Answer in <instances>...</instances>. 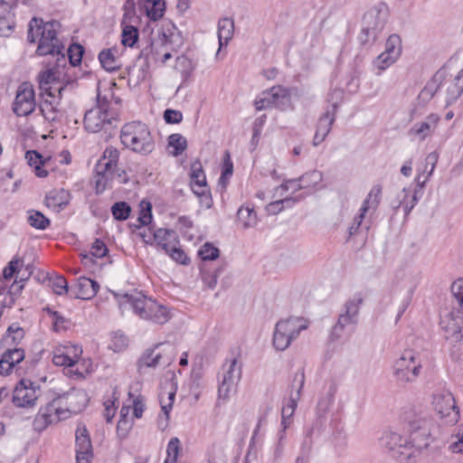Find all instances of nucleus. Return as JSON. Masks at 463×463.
Returning <instances> with one entry per match:
<instances>
[{"label": "nucleus", "instance_id": "nucleus-48", "mask_svg": "<svg viewBox=\"0 0 463 463\" xmlns=\"http://www.w3.org/2000/svg\"><path fill=\"white\" fill-rule=\"evenodd\" d=\"M397 60V57L383 52L374 60L373 65L378 70L377 73L380 74L392 64H393Z\"/></svg>", "mask_w": 463, "mask_h": 463}, {"label": "nucleus", "instance_id": "nucleus-40", "mask_svg": "<svg viewBox=\"0 0 463 463\" xmlns=\"http://www.w3.org/2000/svg\"><path fill=\"white\" fill-rule=\"evenodd\" d=\"M438 159L439 155L437 152H431L426 156L424 172H428V175L423 180H421V175H418V176L416 177L417 185L420 187V189H421L424 186L425 183L432 175L438 163Z\"/></svg>", "mask_w": 463, "mask_h": 463}, {"label": "nucleus", "instance_id": "nucleus-53", "mask_svg": "<svg viewBox=\"0 0 463 463\" xmlns=\"http://www.w3.org/2000/svg\"><path fill=\"white\" fill-rule=\"evenodd\" d=\"M305 383V373L304 372L298 371L294 373L292 383H291V391L289 396H298V399L301 397V392Z\"/></svg>", "mask_w": 463, "mask_h": 463}, {"label": "nucleus", "instance_id": "nucleus-4", "mask_svg": "<svg viewBox=\"0 0 463 463\" xmlns=\"http://www.w3.org/2000/svg\"><path fill=\"white\" fill-rule=\"evenodd\" d=\"M120 139L127 148L141 155H148L155 148L148 127L140 121L125 124L121 128Z\"/></svg>", "mask_w": 463, "mask_h": 463}, {"label": "nucleus", "instance_id": "nucleus-1", "mask_svg": "<svg viewBox=\"0 0 463 463\" xmlns=\"http://www.w3.org/2000/svg\"><path fill=\"white\" fill-rule=\"evenodd\" d=\"M380 440L391 458L401 463H418L424 458L433 441L430 423L425 420L411 422L408 436L386 431Z\"/></svg>", "mask_w": 463, "mask_h": 463}, {"label": "nucleus", "instance_id": "nucleus-58", "mask_svg": "<svg viewBox=\"0 0 463 463\" xmlns=\"http://www.w3.org/2000/svg\"><path fill=\"white\" fill-rule=\"evenodd\" d=\"M68 58L72 66H77L81 62L83 47L80 44H71L68 50Z\"/></svg>", "mask_w": 463, "mask_h": 463}, {"label": "nucleus", "instance_id": "nucleus-14", "mask_svg": "<svg viewBox=\"0 0 463 463\" xmlns=\"http://www.w3.org/2000/svg\"><path fill=\"white\" fill-rule=\"evenodd\" d=\"M184 43L181 31H157V37L151 43L152 51L156 54L162 63L172 57L171 52H176Z\"/></svg>", "mask_w": 463, "mask_h": 463}, {"label": "nucleus", "instance_id": "nucleus-22", "mask_svg": "<svg viewBox=\"0 0 463 463\" xmlns=\"http://www.w3.org/2000/svg\"><path fill=\"white\" fill-rule=\"evenodd\" d=\"M389 17V8L384 3H378L366 11L363 16L365 29L383 28Z\"/></svg>", "mask_w": 463, "mask_h": 463}, {"label": "nucleus", "instance_id": "nucleus-50", "mask_svg": "<svg viewBox=\"0 0 463 463\" xmlns=\"http://www.w3.org/2000/svg\"><path fill=\"white\" fill-rule=\"evenodd\" d=\"M385 52H388L397 58L400 57L402 52V42L398 34H392L386 41Z\"/></svg>", "mask_w": 463, "mask_h": 463}, {"label": "nucleus", "instance_id": "nucleus-7", "mask_svg": "<svg viewBox=\"0 0 463 463\" xmlns=\"http://www.w3.org/2000/svg\"><path fill=\"white\" fill-rule=\"evenodd\" d=\"M309 326L303 317H289L277 322L273 333V345L279 351L286 350L300 333Z\"/></svg>", "mask_w": 463, "mask_h": 463}, {"label": "nucleus", "instance_id": "nucleus-15", "mask_svg": "<svg viewBox=\"0 0 463 463\" xmlns=\"http://www.w3.org/2000/svg\"><path fill=\"white\" fill-rule=\"evenodd\" d=\"M432 406L445 423L453 424L459 420V409L457 407L455 398L449 391L439 390L435 392Z\"/></svg>", "mask_w": 463, "mask_h": 463}, {"label": "nucleus", "instance_id": "nucleus-59", "mask_svg": "<svg viewBox=\"0 0 463 463\" xmlns=\"http://www.w3.org/2000/svg\"><path fill=\"white\" fill-rule=\"evenodd\" d=\"M50 286L57 295H63L68 292V282L62 276H58L50 279Z\"/></svg>", "mask_w": 463, "mask_h": 463}, {"label": "nucleus", "instance_id": "nucleus-30", "mask_svg": "<svg viewBox=\"0 0 463 463\" xmlns=\"http://www.w3.org/2000/svg\"><path fill=\"white\" fill-rule=\"evenodd\" d=\"M336 391V385L335 383H332L329 385L326 392L320 396L317 405V424H318L320 422L321 418L325 417V415L329 411L331 406L334 403Z\"/></svg>", "mask_w": 463, "mask_h": 463}, {"label": "nucleus", "instance_id": "nucleus-54", "mask_svg": "<svg viewBox=\"0 0 463 463\" xmlns=\"http://www.w3.org/2000/svg\"><path fill=\"white\" fill-rule=\"evenodd\" d=\"M233 172V164L231 160L230 154L228 152L225 153L224 158H223V167L222 171V175L219 178V183L225 186L228 183V180L232 176Z\"/></svg>", "mask_w": 463, "mask_h": 463}, {"label": "nucleus", "instance_id": "nucleus-52", "mask_svg": "<svg viewBox=\"0 0 463 463\" xmlns=\"http://www.w3.org/2000/svg\"><path fill=\"white\" fill-rule=\"evenodd\" d=\"M305 383V373L304 372L298 371L294 373L292 383H291V391L289 396H298V399L301 397V392Z\"/></svg>", "mask_w": 463, "mask_h": 463}, {"label": "nucleus", "instance_id": "nucleus-16", "mask_svg": "<svg viewBox=\"0 0 463 463\" xmlns=\"http://www.w3.org/2000/svg\"><path fill=\"white\" fill-rule=\"evenodd\" d=\"M40 395L41 390L38 385L30 380L23 379L14 389L12 401L16 407L32 408L35 406Z\"/></svg>", "mask_w": 463, "mask_h": 463}, {"label": "nucleus", "instance_id": "nucleus-20", "mask_svg": "<svg viewBox=\"0 0 463 463\" xmlns=\"http://www.w3.org/2000/svg\"><path fill=\"white\" fill-rule=\"evenodd\" d=\"M322 181V173L317 170L304 174L298 180H289L276 189V194L283 196L289 188L293 191L315 187Z\"/></svg>", "mask_w": 463, "mask_h": 463}, {"label": "nucleus", "instance_id": "nucleus-45", "mask_svg": "<svg viewBox=\"0 0 463 463\" xmlns=\"http://www.w3.org/2000/svg\"><path fill=\"white\" fill-rule=\"evenodd\" d=\"M118 401V393L117 391V388L113 390V392L111 394V397L108 398L104 401V416L106 418L107 422H111L112 419L115 416L116 413V402Z\"/></svg>", "mask_w": 463, "mask_h": 463}, {"label": "nucleus", "instance_id": "nucleus-44", "mask_svg": "<svg viewBox=\"0 0 463 463\" xmlns=\"http://www.w3.org/2000/svg\"><path fill=\"white\" fill-rule=\"evenodd\" d=\"M181 450V442L178 438H172L166 448V458L164 463H177L179 453Z\"/></svg>", "mask_w": 463, "mask_h": 463}, {"label": "nucleus", "instance_id": "nucleus-63", "mask_svg": "<svg viewBox=\"0 0 463 463\" xmlns=\"http://www.w3.org/2000/svg\"><path fill=\"white\" fill-rule=\"evenodd\" d=\"M128 340L125 335L120 333H115L111 337L110 348L114 352H120L128 346Z\"/></svg>", "mask_w": 463, "mask_h": 463}, {"label": "nucleus", "instance_id": "nucleus-19", "mask_svg": "<svg viewBox=\"0 0 463 463\" xmlns=\"http://www.w3.org/2000/svg\"><path fill=\"white\" fill-rule=\"evenodd\" d=\"M76 462L90 463L93 450L89 432L85 426L79 425L75 432Z\"/></svg>", "mask_w": 463, "mask_h": 463}, {"label": "nucleus", "instance_id": "nucleus-31", "mask_svg": "<svg viewBox=\"0 0 463 463\" xmlns=\"http://www.w3.org/2000/svg\"><path fill=\"white\" fill-rule=\"evenodd\" d=\"M175 397V391L171 390L166 393L160 394V405L161 411L164 416H160L158 419V426L160 429L165 430L167 427L170 411L172 410Z\"/></svg>", "mask_w": 463, "mask_h": 463}, {"label": "nucleus", "instance_id": "nucleus-46", "mask_svg": "<svg viewBox=\"0 0 463 463\" xmlns=\"http://www.w3.org/2000/svg\"><path fill=\"white\" fill-rule=\"evenodd\" d=\"M40 109L44 118L48 121H55L61 116V111L57 106L49 100L42 102Z\"/></svg>", "mask_w": 463, "mask_h": 463}, {"label": "nucleus", "instance_id": "nucleus-13", "mask_svg": "<svg viewBox=\"0 0 463 463\" xmlns=\"http://www.w3.org/2000/svg\"><path fill=\"white\" fill-rule=\"evenodd\" d=\"M175 360V347L170 343H157L146 349L138 360V370L167 366Z\"/></svg>", "mask_w": 463, "mask_h": 463}, {"label": "nucleus", "instance_id": "nucleus-36", "mask_svg": "<svg viewBox=\"0 0 463 463\" xmlns=\"http://www.w3.org/2000/svg\"><path fill=\"white\" fill-rule=\"evenodd\" d=\"M94 184L97 194L103 193L107 188L110 187L111 182L114 179L116 174L115 171L106 169L104 171L99 170V166L95 167Z\"/></svg>", "mask_w": 463, "mask_h": 463}, {"label": "nucleus", "instance_id": "nucleus-37", "mask_svg": "<svg viewBox=\"0 0 463 463\" xmlns=\"http://www.w3.org/2000/svg\"><path fill=\"white\" fill-rule=\"evenodd\" d=\"M119 152L117 148L107 147L103 153V156L98 161L97 165L99 170L109 169L115 171L118 161Z\"/></svg>", "mask_w": 463, "mask_h": 463}, {"label": "nucleus", "instance_id": "nucleus-61", "mask_svg": "<svg viewBox=\"0 0 463 463\" xmlns=\"http://www.w3.org/2000/svg\"><path fill=\"white\" fill-rule=\"evenodd\" d=\"M294 203V201L289 197H285L283 199L277 200L268 204L267 211L271 214H277L282 211L283 207L291 206Z\"/></svg>", "mask_w": 463, "mask_h": 463}, {"label": "nucleus", "instance_id": "nucleus-8", "mask_svg": "<svg viewBox=\"0 0 463 463\" xmlns=\"http://www.w3.org/2000/svg\"><path fill=\"white\" fill-rule=\"evenodd\" d=\"M27 41L31 43L38 41L36 54L39 56H57V61H65V45L58 38L56 31H28Z\"/></svg>", "mask_w": 463, "mask_h": 463}, {"label": "nucleus", "instance_id": "nucleus-21", "mask_svg": "<svg viewBox=\"0 0 463 463\" xmlns=\"http://www.w3.org/2000/svg\"><path fill=\"white\" fill-rule=\"evenodd\" d=\"M81 354V346L68 344L55 348L52 362L58 366L72 367L79 362Z\"/></svg>", "mask_w": 463, "mask_h": 463}, {"label": "nucleus", "instance_id": "nucleus-62", "mask_svg": "<svg viewBox=\"0 0 463 463\" xmlns=\"http://www.w3.org/2000/svg\"><path fill=\"white\" fill-rule=\"evenodd\" d=\"M449 448L454 453H463V427L451 436Z\"/></svg>", "mask_w": 463, "mask_h": 463}, {"label": "nucleus", "instance_id": "nucleus-64", "mask_svg": "<svg viewBox=\"0 0 463 463\" xmlns=\"http://www.w3.org/2000/svg\"><path fill=\"white\" fill-rule=\"evenodd\" d=\"M49 314L52 317V326L55 331H61L66 329L69 324V320L66 319L63 316H61L57 311H52L48 309Z\"/></svg>", "mask_w": 463, "mask_h": 463}, {"label": "nucleus", "instance_id": "nucleus-33", "mask_svg": "<svg viewBox=\"0 0 463 463\" xmlns=\"http://www.w3.org/2000/svg\"><path fill=\"white\" fill-rule=\"evenodd\" d=\"M237 222L243 229L256 226L258 216L254 208L249 204L241 206L237 211Z\"/></svg>", "mask_w": 463, "mask_h": 463}, {"label": "nucleus", "instance_id": "nucleus-18", "mask_svg": "<svg viewBox=\"0 0 463 463\" xmlns=\"http://www.w3.org/2000/svg\"><path fill=\"white\" fill-rule=\"evenodd\" d=\"M191 187L193 192L201 198L202 203L210 207L212 198L206 184V178L203 170V166L199 161H195L191 165Z\"/></svg>", "mask_w": 463, "mask_h": 463}, {"label": "nucleus", "instance_id": "nucleus-24", "mask_svg": "<svg viewBox=\"0 0 463 463\" xmlns=\"http://www.w3.org/2000/svg\"><path fill=\"white\" fill-rule=\"evenodd\" d=\"M439 325L447 339L454 343L461 341L463 335L460 318L456 317L452 313H447L441 316Z\"/></svg>", "mask_w": 463, "mask_h": 463}, {"label": "nucleus", "instance_id": "nucleus-35", "mask_svg": "<svg viewBox=\"0 0 463 463\" xmlns=\"http://www.w3.org/2000/svg\"><path fill=\"white\" fill-rule=\"evenodd\" d=\"M382 191L383 187L381 184L373 185L368 193L366 198L364 200L360 208V212L365 213H369L370 211L374 212L380 204L382 199Z\"/></svg>", "mask_w": 463, "mask_h": 463}, {"label": "nucleus", "instance_id": "nucleus-47", "mask_svg": "<svg viewBox=\"0 0 463 463\" xmlns=\"http://www.w3.org/2000/svg\"><path fill=\"white\" fill-rule=\"evenodd\" d=\"M403 197L400 201L399 206L403 207V211L405 214H409L410 212L412 210V208L416 205L418 203V197L416 194V191H414L412 194H411V190H408L404 188L402 190Z\"/></svg>", "mask_w": 463, "mask_h": 463}, {"label": "nucleus", "instance_id": "nucleus-25", "mask_svg": "<svg viewBox=\"0 0 463 463\" xmlns=\"http://www.w3.org/2000/svg\"><path fill=\"white\" fill-rule=\"evenodd\" d=\"M441 88L446 92V106L454 103L463 93V68L453 78L446 80Z\"/></svg>", "mask_w": 463, "mask_h": 463}, {"label": "nucleus", "instance_id": "nucleus-28", "mask_svg": "<svg viewBox=\"0 0 463 463\" xmlns=\"http://www.w3.org/2000/svg\"><path fill=\"white\" fill-rule=\"evenodd\" d=\"M71 194L65 189H53L45 196V205L54 212L63 210L70 203Z\"/></svg>", "mask_w": 463, "mask_h": 463}, {"label": "nucleus", "instance_id": "nucleus-38", "mask_svg": "<svg viewBox=\"0 0 463 463\" xmlns=\"http://www.w3.org/2000/svg\"><path fill=\"white\" fill-rule=\"evenodd\" d=\"M25 158L28 165L34 168V174L38 177L43 178L48 175V172L43 167L45 165V161L41 154L34 150L28 151L25 154Z\"/></svg>", "mask_w": 463, "mask_h": 463}, {"label": "nucleus", "instance_id": "nucleus-43", "mask_svg": "<svg viewBox=\"0 0 463 463\" xmlns=\"http://www.w3.org/2000/svg\"><path fill=\"white\" fill-rule=\"evenodd\" d=\"M24 337V331L22 327L11 325L5 334V341L9 345H16L23 340Z\"/></svg>", "mask_w": 463, "mask_h": 463}, {"label": "nucleus", "instance_id": "nucleus-2", "mask_svg": "<svg viewBox=\"0 0 463 463\" xmlns=\"http://www.w3.org/2000/svg\"><path fill=\"white\" fill-rule=\"evenodd\" d=\"M51 383H53V388L48 391L50 401L40 408L33 422L34 430L38 432L68 419L72 412H78L81 405H77L76 402L81 401L83 406L86 401V394L82 391L71 389L66 392L59 388L54 380Z\"/></svg>", "mask_w": 463, "mask_h": 463}, {"label": "nucleus", "instance_id": "nucleus-11", "mask_svg": "<svg viewBox=\"0 0 463 463\" xmlns=\"http://www.w3.org/2000/svg\"><path fill=\"white\" fill-rule=\"evenodd\" d=\"M115 117L109 110V101L107 97H102L99 92L97 95V106L85 112L84 128L87 131L97 133L107 125H111Z\"/></svg>", "mask_w": 463, "mask_h": 463}, {"label": "nucleus", "instance_id": "nucleus-6", "mask_svg": "<svg viewBox=\"0 0 463 463\" xmlns=\"http://www.w3.org/2000/svg\"><path fill=\"white\" fill-rule=\"evenodd\" d=\"M423 355L413 349L404 350L394 362L393 376L400 384L413 383L420 374L423 364Z\"/></svg>", "mask_w": 463, "mask_h": 463}, {"label": "nucleus", "instance_id": "nucleus-60", "mask_svg": "<svg viewBox=\"0 0 463 463\" xmlns=\"http://www.w3.org/2000/svg\"><path fill=\"white\" fill-rule=\"evenodd\" d=\"M452 295L458 305L459 311L463 313V279L453 282L451 286Z\"/></svg>", "mask_w": 463, "mask_h": 463}, {"label": "nucleus", "instance_id": "nucleus-9", "mask_svg": "<svg viewBox=\"0 0 463 463\" xmlns=\"http://www.w3.org/2000/svg\"><path fill=\"white\" fill-rule=\"evenodd\" d=\"M364 299L363 293L357 292L345 301L337 322L332 329L331 335L334 339L343 337L346 328L354 326L357 324L360 307L364 303Z\"/></svg>", "mask_w": 463, "mask_h": 463}, {"label": "nucleus", "instance_id": "nucleus-27", "mask_svg": "<svg viewBox=\"0 0 463 463\" xmlns=\"http://www.w3.org/2000/svg\"><path fill=\"white\" fill-rule=\"evenodd\" d=\"M99 288V284L86 277H80L71 291L74 292V297L80 299H90L96 296Z\"/></svg>", "mask_w": 463, "mask_h": 463}, {"label": "nucleus", "instance_id": "nucleus-57", "mask_svg": "<svg viewBox=\"0 0 463 463\" xmlns=\"http://www.w3.org/2000/svg\"><path fill=\"white\" fill-rule=\"evenodd\" d=\"M198 254L203 260H213L219 257V250L206 242L200 248Z\"/></svg>", "mask_w": 463, "mask_h": 463}, {"label": "nucleus", "instance_id": "nucleus-56", "mask_svg": "<svg viewBox=\"0 0 463 463\" xmlns=\"http://www.w3.org/2000/svg\"><path fill=\"white\" fill-rule=\"evenodd\" d=\"M51 27L52 29L60 28L61 25L60 22L56 20H50L48 22H44L42 18L33 17L28 25V29H46V27Z\"/></svg>", "mask_w": 463, "mask_h": 463}, {"label": "nucleus", "instance_id": "nucleus-10", "mask_svg": "<svg viewBox=\"0 0 463 463\" xmlns=\"http://www.w3.org/2000/svg\"><path fill=\"white\" fill-rule=\"evenodd\" d=\"M364 299L363 293L357 292L345 301L337 322L332 329L331 335L334 339L343 337L346 328L354 326L357 324L360 307L364 303Z\"/></svg>", "mask_w": 463, "mask_h": 463}, {"label": "nucleus", "instance_id": "nucleus-34", "mask_svg": "<svg viewBox=\"0 0 463 463\" xmlns=\"http://www.w3.org/2000/svg\"><path fill=\"white\" fill-rule=\"evenodd\" d=\"M154 241L156 246L166 251L173 244L177 242L178 237L172 230L158 229L154 232Z\"/></svg>", "mask_w": 463, "mask_h": 463}, {"label": "nucleus", "instance_id": "nucleus-26", "mask_svg": "<svg viewBox=\"0 0 463 463\" xmlns=\"http://www.w3.org/2000/svg\"><path fill=\"white\" fill-rule=\"evenodd\" d=\"M335 120L334 111L326 109V111L319 118L317 125L316 133L313 138L315 146L320 145L330 133L332 126Z\"/></svg>", "mask_w": 463, "mask_h": 463}, {"label": "nucleus", "instance_id": "nucleus-41", "mask_svg": "<svg viewBox=\"0 0 463 463\" xmlns=\"http://www.w3.org/2000/svg\"><path fill=\"white\" fill-rule=\"evenodd\" d=\"M168 147L172 148L170 153L174 156L181 155L187 147V141L181 134H172L168 137Z\"/></svg>", "mask_w": 463, "mask_h": 463}, {"label": "nucleus", "instance_id": "nucleus-39", "mask_svg": "<svg viewBox=\"0 0 463 463\" xmlns=\"http://www.w3.org/2000/svg\"><path fill=\"white\" fill-rule=\"evenodd\" d=\"M438 159L439 155L437 152H431L426 156L424 172H428V175L423 180H421V175H418V176L416 177L417 185L420 187V189H421L424 186L425 183L432 175L438 163Z\"/></svg>", "mask_w": 463, "mask_h": 463}, {"label": "nucleus", "instance_id": "nucleus-55", "mask_svg": "<svg viewBox=\"0 0 463 463\" xmlns=\"http://www.w3.org/2000/svg\"><path fill=\"white\" fill-rule=\"evenodd\" d=\"M165 252L168 254L175 261L181 264H187L188 258L184 251L180 248L179 240H177V242L173 244Z\"/></svg>", "mask_w": 463, "mask_h": 463}, {"label": "nucleus", "instance_id": "nucleus-49", "mask_svg": "<svg viewBox=\"0 0 463 463\" xmlns=\"http://www.w3.org/2000/svg\"><path fill=\"white\" fill-rule=\"evenodd\" d=\"M3 357H5L8 363L9 366H13V368L21 363L24 359V350L22 348H9L7 349L3 354Z\"/></svg>", "mask_w": 463, "mask_h": 463}, {"label": "nucleus", "instance_id": "nucleus-42", "mask_svg": "<svg viewBox=\"0 0 463 463\" xmlns=\"http://www.w3.org/2000/svg\"><path fill=\"white\" fill-rule=\"evenodd\" d=\"M28 213V222L32 227L39 230H45L49 227L50 220L41 212L32 210Z\"/></svg>", "mask_w": 463, "mask_h": 463}, {"label": "nucleus", "instance_id": "nucleus-3", "mask_svg": "<svg viewBox=\"0 0 463 463\" xmlns=\"http://www.w3.org/2000/svg\"><path fill=\"white\" fill-rule=\"evenodd\" d=\"M119 304L121 307L129 305L138 317L156 324H165L170 318V313L165 306L140 292L124 295Z\"/></svg>", "mask_w": 463, "mask_h": 463}, {"label": "nucleus", "instance_id": "nucleus-23", "mask_svg": "<svg viewBox=\"0 0 463 463\" xmlns=\"http://www.w3.org/2000/svg\"><path fill=\"white\" fill-rule=\"evenodd\" d=\"M439 121V115L430 114L423 121L414 124L409 130V135L419 141H423L426 137H430L433 134Z\"/></svg>", "mask_w": 463, "mask_h": 463}, {"label": "nucleus", "instance_id": "nucleus-5", "mask_svg": "<svg viewBox=\"0 0 463 463\" xmlns=\"http://www.w3.org/2000/svg\"><path fill=\"white\" fill-rule=\"evenodd\" d=\"M242 363L239 354L227 358L219 373L218 400L226 402L236 393L241 378Z\"/></svg>", "mask_w": 463, "mask_h": 463}, {"label": "nucleus", "instance_id": "nucleus-17", "mask_svg": "<svg viewBox=\"0 0 463 463\" xmlns=\"http://www.w3.org/2000/svg\"><path fill=\"white\" fill-rule=\"evenodd\" d=\"M35 106V94L33 85L29 82H23L17 89L13 103V111L18 117H25L34 110Z\"/></svg>", "mask_w": 463, "mask_h": 463}, {"label": "nucleus", "instance_id": "nucleus-32", "mask_svg": "<svg viewBox=\"0 0 463 463\" xmlns=\"http://www.w3.org/2000/svg\"><path fill=\"white\" fill-rule=\"evenodd\" d=\"M140 3L150 20L157 21L163 17L165 11L164 0H140Z\"/></svg>", "mask_w": 463, "mask_h": 463}, {"label": "nucleus", "instance_id": "nucleus-29", "mask_svg": "<svg viewBox=\"0 0 463 463\" xmlns=\"http://www.w3.org/2000/svg\"><path fill=\"white\" fill-rule=\"evenodd\" d=\"M120 53L117 47L103 49L99 53V61L101 66L109 71H114L120 68Z\"/></svg>", "mask_w": 463, "mask_h": 463}, {"label": "nucleus", "instance_id": "nucleus-51", "mask_svg": "<svg viewBox=\"0 0 463 463\" xmlns=\"http://www.w3.org/2000/svg\"><path fill=\"white\" fill-rule=\"evenodd\" d=\"M131 208L126 202L115 203L111 207V213L116 220L124 221L129 217Z\"/></svg>", "mask_w": 463, "mask_h": 463}, {"label": "nucleus", "instance_id": "nucleus-12", "mask_svg": "<svg viewBox=\"0 0 463 463\" xmlns=\"http://www.w3.org/2000/svg\"><path fill=\"white\" fill-rule=\"evenodd\" d=\"M291 91V89L281 85L273 86L256 99L255 108L259 111L268 108H276L283 111L292 109Z\"/></svg>", "mask_w": 463, "mask_h": 463}]
</instances>
